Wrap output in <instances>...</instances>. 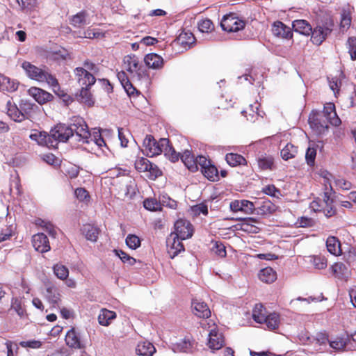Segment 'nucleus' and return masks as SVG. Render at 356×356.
I'll return each instance as SVG.
<instances>
[{"mask_svg": "<svg viewBox=\"0 0 356 356\" xmlns=\"http://www.w3.org/2000/svg\"><path fill=\"white\" fill-rule=\"evenodd\" d=\"M22 69L31 79L47 83L56 91L58 88V83L55 77L49 74L44 70L38 67L30 62L24 61L22 64Z\"/></svg>", "mask_w": 356, "mask_h": 356, "instance_id": "f257e3e1", "label": "nucleus"}, {"mask_svg": "<svg viewBox=\"0 0 356 356\" xmlns=\"http://www.w3.org/2000/svg\"><path fill=\"white\" fill-rule=\"evenodd\" d=\"M334 27L333 19L327 16L323 20L318 23L311 33V40L316 45H320L331 33Z\"/></svg>", "mask_w": 356, "mask_h": 356, "instance_id": "f03ea898", "label": "nucleus"}, {"mask_svg": "<svg viewBox=\"0 0 356 356\" xmlns=\"http://www.w3.org/2000/svg\"><path fill=\"white\" fill-rule=\"evenodd\" d=\"M167 145V138L156 140L151 135H147L143 140V151L147 156H154L163 152V147Z\"/></svg>", "mask_w": 356, "mask_h": 356, "instance_id": "7ed1b4c3", "label": "nucleus"}, {"mask_svg": "<svg viewBox=\"0 0 356 356\" xmlns=\"http://www.w3.org/2000/svg\"><path fill=\"white\" fill-rule=\"evenodd\" d=\"M220 26L227 32H237L244 29L245 22L234 14H229L223 17Z\"/></svg>", "mask_w": 356, "mask_h": 356, "instance_id": "20e7f679", "label": "nucleus"}, {"mask_svg": "<svg viewBox=\"0 0 356 356\" xmlns=\"http://www.w3.org/2000/svg\"><path fill=\"white\" fill-rule=\"evenodd\" d=\"M194 228L187 220L179 219L175 223V233L181 240L190 238L193 235Z\"/></svg>", "mask_w": 356, "mask_h": 356, "instance_id": "39448f33", "label": "nucleus"}, {"mask_svg": "<svg viewBox=\"0 0 356 356\" xmlns=\"http://www.w3.org/2000/svg\"><path fill=\"white\" fill-rule=\"evenodd\" d=\"M72 136V128H69L64 124H59L51 131V140L54 144L58 142H65Z\"/></svg>", "mask_w": 356, "mask_h": 356, "instance_id": "423d86ee", "label": "nucleus"}, {"mask_svg": "<svg viewBox=\"0 0 356 356\" xmlns=\"http://www.w3.org/2000/svg\"><path fill=\"white\" fill-rule=\"evenodd\" d=\"M225 345V339L218 329H212L209 334L207 346L212 351L220 350Z\"/></svg>", "mask_w": 356, "mask_h": 356, "instance_id": "0eeeda50", "label": "nucleus"}, {"mask_svg": "<svg viewBox=\"0 0 356 356\" xmlns=\"http://www.w3.org/2000/svg\"><path fill=\"white\" fill-rule=\"evenodd\" d=\"M322 116L330 124L337 127L341 123V121L336 112L335 105L332 102L325 104Z\"/></svg>", "mask_w": 356, "mask_h": 356, "instance_id": "6e6552de", "label": "nucleus"}, {"mask_svg": "<svg viewBox=\"0 0 356 356\" xmlns=\"http://www.w3.org/2000/svg\"><path fill=\"white\" fill-rule=\"evenodd\" d=\"M334 194V191H333L331 184H330V188H325V191L323 195V202L325 204L323 213L327 217L334 216L336 212L333 207L334 200L332 196Z\"/></svg>", "mask_w": 356, "mask_h": 356, "instance_id": "1a4fd4ad", "label": "nucleus"}, {"mask_svg": "<svg viewBox=\"0 0 356 356\" xmlns=\"http://www.w3.org/2000/svg\"><path fill=\"white\" fill-rule=\"evenodd\" d=\"M74 74L77 78L79 83L82 87H90L96 81L94 74L87 72L86 69H82L81 67L75 68Z\"/></svg>", "mask_w": 356, "mask_h": 356, "instance_id": "9d476101", "label": "nucleus"}, {"mask_svg": "<svg viewBox=\"0 0 356 356\" xmlns=\"http://www.w3.org/2000/svg\"><path fill=\"white\" fill-rule=\"evenodd\" d=\"M135 168L138 172H149L152 176L156 177L161 174L158 168L151 163L146 158L139 157L135 161Z\"/></svg>", "mask_w": 356, "mask_h": 356, "instance_id": "9b49d317", "label": "nucleus"}, {"mask_svg": "<svg viewBox=\"0 0 356 356\" xmlns=\"http://www.w3.org/2000/svg\"><path fill=\"white\" fill-rule=\"evenodd\" d=\"M319 115H312L309 118L310 127L317 134H322L327 131L328 122Z\"/></svg>", "mask_w": 356, "mask_h": 356, "instance_id": "f8f14e48", "label": "nucleus"}, {"mask_svg": "<svg viewBox=\"0 0 356 356\" xmlns=\"http://www.w3.org/2000/svg\"><path fill=\"white\" fill-rule=\"evenodd\" d=\"M175 234H171L167 240L168 252L171 258H174L179 252L184 250V245Z\"/></svg>", "mask_w": 356, "mask_h": 356, "instance_id": "ddd939ff", "label": "nucleus"}, {"mask_svg": "<svg viewBox=\"0 0 356 356\" xmlns=\"http://www.w3.org/2000/svg\"><path fill=\"white\" fill-rule=\"evenodd\" d=\"M32 244L35 250L41 253L50 250V245L47 236L43 233H38L32 237Z\"/></svg>", "mask_w": 356, "mask_h": 356, "instance_id": "4468645a", "label": "nucleus"}, {"mask_svg": "<svg viewBox=\"0 0 356 356\" xmlns=\"http://www.w3.org/2000/svg\"><path fill=\"white\" fill-rule=\"evenodd\" d=\"M231 210L234 212H244L247 214H251L254 211V205L253 202L246 200H234L229 204Z\"/></svg>", "mask_w": 356, "mask_h": 356, "instance_id": "2eb2a0df", "label": "nucleus"}, {"mask_svg": "<svg viewBox=\"0 0 356 356\" xmlns=\"http://www.w3.org/2000/svg\"><path fill=\"white\" fill-rule=\"evenodd\" d=\"M30 138L35 140L39 145L47 146L49 148H56V144L51 140V134L44 131H35L30 135Z\"/></svg>", "mask_w": 356, "mask_h": 356, "instance_id": "dca6fc26", "label": "nucleus"}, {"mask_svg": "<svg viewBox=\"0 0 356 356\" xmlns=\"http://www.w3.org/2000/svg\"><path fill=\"white\" fill-rule=\"evenodd\" d=\"M28 94L38 103L43 104L52 99L53 96L49 92L36 87H31L28 90Z\"/></svg>", "mask_w": 356, "mask_h": 356, "instance_id": "f3484780", "label": "nucleus"}, {"mask_svg": "<svg viewBox=\"0 0 356 356\" xmlns=\"http://www.w3.org/2000/svg\"><path fill=\"white\" fill-rule=\"evenodd\" d=\"M272 32L275 36L283 39H290L293 36L290 27L286 26L280 21L273 22Z\"/></svg>", "mask_w": 356, "mask_h": 356, "instance_id": "a211bd4d", "label": "nucleus"}, {"mask_svg": "<svg viewBox=\"0 0 356 356\" xmlns=\"http://www.w3.org/2000/svg\"><path fill=\"white\" fill-rule=\"evenodd\" d=\"M72 126V132L74 131L84 142L89 143L88 139L90 137V134L87 124L82 119H76Z\"/></svg>", "mask_w": 356, "mask_h": 356, "instance_id": "6ab92c4d", "label": "nucleus"}, {"mask_svg": "<svg viewBox=\"0 0 356 356\" xmlns=\"http://www.w3.org/2000/svg\"><path fill=\"white\" fill-rule=\"evenodd\" d=\"M193 314L202 318H207L211 316V311L207 305L202 301L195 300L192 302Z\"/></svg>", "mask_w": 356, "mask_h": 356, "instance_id": "aec40b11", "label": "nucleus"}, {"mask_svg": "<svg viewBox=\"0 0 356 356\" xmlns=\"http://www.w3.org/2000/svg\"><path fill=\"white\" fill-rule=\"evenodd\" d=\"M307 340L310 341L311 344L317 348V350L321 352L325 350L327 343L329 342L328 336L324 332H318L312 338L307 337Z\"/></svg>", "mask_w": 356, "mask_h": 356, "instance_id": "412c9836", "label": "nucleus"}, {"mask_svg": "<svg viewBox=\"0 0 356 356\" xmlns=\"http://www.w3.org/2000/svg\"><path fill=\"white\" fill-rule=\"evenodd\" d=\"M330 269L335 277L347 280L350 275V271L342 262H336L330 266Z\"/></svg>", "mask_w": 356, "mask_h": 356, "instance_id": "4be33fe9", "label": "nucleus"}, {"mask_svg": "<svg viewBox=\"0 0 356 356\" xmlns=\"http://www.w3.org/2000/svg\"><path fill=\"white\" fill-rule=\"evenodd\" d=\"M65 343L71 348L81 349L83 348L80 337L74 327L67 332Z\"/></svg>", "mask_w": 356, "mask_h": 356, "instance_id": "5701e85b", "label": "nucleus"}, {"mask_svg": "<svg viewBox=\"0 0 356 356\" xmlns=\"http://www.w3.org/2000/svg\"><path fill=\"white\" fill-rule=\"evenodd\" d=\"M118 78L123 86L124 90L129 97H135L139 95V92L134 87L129 81L124 71L118 73Z\"/></svg>", "mask_w": 356, "mask_h": 356, "instance_id": "b1692460", "label": "nucleus"}, {"mask_svg": "<svg viewBox=\"0 0 356 356\" xmlns=\"http://www.w3.org/2000/svg\"><path fill=\"white\" fill-rule=\"evenodd\" d=\"M6 108L8 115L14 121L20 122L25 119V114L21 111V108H18L17 106L10 101H8Z\"/></svg>", "mask_w": 356, "mask_h": 356, "instance_id": "393cba45", "label": "nucleus"}, {"mask_svg": "<svg viewBox=\"0 0 356 356\" xmlns=\"http://www.w3.org/2000/svg\"><path fill=\"white\" fill-rule=\"evenodd\" d=\"M326 247L327 251L334 256H340L342 254L341 242L335 236H330L327 238Z\"/></svg>", "mask_w": 356, "mask_h": 356, "instance_id": "a878e982", "label": "nucleus"}, {"mask_svg": "<svg viewBox=\"0 0 356 356\" xmlns=\"http://www.w3.org/2000/svg\"><path fill=\"white\" fill-rule=\"evenodd\" d=\"M144 61L145 65L149 68L160 69L163 65V58L156 54H148L145 56Z\"/></svg>", "mask_w": 356, "mask_h": 356, "instance_id": "bb28decb", "label": "nucleus"}, {"mask_svg": "<svg viewBox=\"0 0 356 356\" xmlns=\"http://www.w3.org/2000/svg\"><path fill=\"white\" fill-rule=\"evenodd\" d=\"M138 58L135 55H127L123 59V67L131 74L136 73L138 70Z\"/></svg>", "mask_w": 356, "mask_h": 356, "instance_id": "cd10ccee", "label": "nucleus"}, {"mask_svg": "<svg viewBox=\"0 0 356 356\" xmlns=\"http://www.w3.org/2000/svg\"><path fill=\"white\" fill-rule=\"evenodd\" d=\"M18 82L3 74H0V90L12 92L17 90Z\"/></svg>", "mask_w": 356, "mask_h": 356, "instance_id": "c85d7f7f", "label": "nucleus"}, {"mask_svg": "<svg viewBox=\"0 0 356 356\" xmlns=\"http://www.w3.org/2000/svg\"><path fill=\"white\" fill-rule=\"evenodd\" d=\"M292 26L294 31L304 35H310L312 33L311 25L304 19H297L293 21Z\"/></svg>", "mask_w": 356, "mask_h": 356, "instance_id": "c756f323", "label": "nucleus"}, {"mask_svg": "<svg viewBox=\"0 0 356 356\" xmlns=\"http://www.w3.org/2000/svg\"><path fill=\"white\" fill-rule=\"evenodd\" d=\"M136 352L140 356H152L156 352V348L150 342L143 341L138 344Z\"/></svg>", "mask_w": 356, "mask_h": 356, "instance_id": "7c9ffc66", "label": "nucleus"}, {"mask_svg": "<svg viewBox=\"0 0 356 356\" xmlns=\"http://www.w3.org/2000/svg\"><path fill=\"white\" fill-rule=\"evenodd\" d=\"M181 159L185 166L191 171L195 172L198 170L196 159L191 151L185 150L181 156Z\"/></svg>", "mask_w": 356, "mask_h": 356, "instance_id": "2f4dec72", "label": "nucleus"}, {"mask_svg": "<svg viewBox=\"0 0 356 356\" xmlns=\"http://www.w3.org/2000/svg\"><path fill=\"white\" fill-rule=\"evenodd\" d=\"M259 279L264 283H272L277 279L276 272L270 267H266L259 270Z\"/></svg>", "mask_w": 356, "mask_h": 356, "instance_id": "473e14b6", "label": "nucleus"}, {"mask_svg": "<svg viewBox=\"0 0 356 356\" xmlns=\"http://www.w3.org/2000/svg\"><path fill=\"white\" fill-rule=\"evenodd\" d=\"M19 106L21 111L25 114V118H33L34 114L39 110L38 106L27 100H22Z\"/></svg>", "mask_w": 356, "mask_h": 356, "instance_id": "72a5a7b5", "label": "nucleus"}, {"mask_svg": "<svg viewBox=\"0 0 356 356\" xmlns=\"http://www.w3.org/2000/svg\"><path fill=\"white\" fill-rule=\"evenodd\" d=\"M116 318V313L106 309H102L98 316V321L101 325L108 326L112 320Z\"/></svg>", "mask_w": 356, "mask_h": 356, "instance_id": "f704fd0d", "label": "nucleus"}, {"mask_svg": "<svg viewBox=\"0 0 356 356\" xmlns=\"http://www.w3.org/2000/svg\"><path fill=\"white\" fill-rule=\"evenodd\" d=\"M268 314H266V311L265 307L261 304L255 305L254 307L252 309V318L253 320L258 323H264L266 317Z\"/></svg>", "mask_w": 356, "mask_h": 356, "instance_id": "c9c22d12", "label": "nucleus"}, {"mask_svg": "<svg viewBox=\"0 0 356 356\" xmlns=\"http://www.w3.org/2000/svg\"><path fill=\"white\" fill-rule=\"evenodd\" d=\"M264 323L266 324L268 330H276L280 324V316L275 312L270 313L266 316Z\"/></svg>", "mask_w": 356, "mask_h": 356, "instance_id": "e433bc0d", "label": "nucleus"}, {"mask_svg": "<svg viewBox=\"0 0 356 356\" xmlns=\"http://www.w3.org/2000/svg\"><path fill=\"white\" fill-rule=\"evenodd\" d=\"M297 154L298 147L291 143H287L280 152L281 157L285 161L295 158Z\"/></svg>", "mask_w": 356, "mask_h": 356, "instance_id": "4c0bfd02", "label": "nucleus"}, {"mask_svg": "<svg viewBox=\"0 0 356 356\" xmlns=\"http://www.w3.org/2000/svg\"><path fill=\"white\" fill-rule=\"evenodd\" d=\"M82 232L87 240L92 242H95L97 241L99 230L96 227L90 224L85 225L83 227Z\"/></svg>", "mask_w": 356, "mask_h": 356, "instance_id": "58836bf2", "label": "nucleus"}, {"mask_svg": "<svg viewBox=\"0 0 356 356\" xmlns=\"http://www.w3.org/2000/svg\"><path fill=\"white\" fill-rule=\"evenodd\" d=\"M225 160L227 163L232 167L237 166L238 165H246L247 162L245 159L240 154L229 153L225 156Z\"/></svg>", "mask_w": 356, "mask_h": 356, "instance_id": "ea45409f", "label": "nucleus"}, {"mask_svg": "<svg viewBox=\"0 0 356 356\" xmlns=\"http://www.w3.org/2000/svg\"><path fill=\"white\" fill-rule=\"evenodd\" d=\"M192 343L189 339L184 338L179 339L178 341L172 343V350L174 352L186 353L191 350Z\"/></svg>", "mask_w": 356, "mask_h": 356, "instance_id": "a19ab883", "label": "nucleus"}, {"mask_svg": "<svg viewBox=\"0 0 356 356\" xmlns=\"http://www.w3.org/2000/svg\"><path fill=\"white\" fill-rule=\"evenodd\" d=\"M202 174L205 177L211 181L218 180V171L217 168L211 163L202 170Z\"/></svg>", "mask_w": 356, "mask_h": 356, "instance_id": "79ce46f5", "label": "nucleus"}, {"mask_svg": "<svg viewBox=\"0 0 356 356\" xmlns=\"http://www.w3.org/2000/svg\"><path fill=\"white\" fill-rule=\"evenodd\" d=\"M53 271L56 277L60 280H66L69 276V269L61 264H56L53 266Z\"/></svg>", "mask_w": 356, "mask_h": 356, "instance_id": "37998d69", "label": "nucleus"}, {"mask_svg": "<svg viewBox=\"0 0 356 356\" xmlns=\"http://www.w3.org/2000/svg\"><path fill=\"white\" fill-rule=\"evenodd\" d=\"M276 206L270 201H264L262 204L258 208L257 213L262 216L270 215L276 211Z\"/></svg>", "mask_w": 356, "mask_h": 356, "instance_id": "c03bdc74", "label": "nucleus"}, {"mask_svg": "<svg viewBox=\"0 0 356 356\" xmlns=\"http://www.w3.org/2000/svg\"><path fill=\"white\" fill-rule=\"evenodd\" d=\"M90 87H82L79 94L80 100L88 106H92L94 100L90 91Z\"/></svg>", "mask_w": 356, "mask_h": 356, "instance_id": "a18cd8bd", "label": "nucleus"}, {"mask_svg": "<svg viewBox=\"0 0 356 356\" xmlns=\"http://www.w3.org/2000/svg\"><path fill=\"white\" fill-rule=\"evenodd\" d=\"M87 13L81 11L74 15L70 19V24L75 27H80L86 24Z\"/></svg>", "mask_w": 356, "mask_h": 356, "instance_id": "49530a36", "label": "nucleus"}, {"mask_svg": "<svg viewBox=\"0 0 356 356\" xmlns=\"http://www.w3.org/2000/svg\"><path fill=\"white\" fill-rule=\"evenodd\" d=\"M258 166L261 170H270L273 165V158L272 156L262 155L257 159Z\"/></svg>", "mask_w": 356, "mask_h": 356, "instance_id": "de8ad7c7", "label": "nucleus"}, {"mask_svg": "<svg viewBox=\"0 0 356 356\" xmlns=\"http://www.w3.org/2000/svg\"><path fill=\"white\" fill-rule=\"evenodd\" d=\"M163 152L164 155L171 161L175 162L179 160V154L170 145L169 140L167 139V145L163 147Z\"/></svg>", "mask_w": 356, "mask_h": 356, "instance_id": "09e8293b", "label": "nucleus"}, {"mask_svg": "<svg viewBox=\"0 0 356 356\" xmlns=\"http://www.w3.org/2000/svg\"><path fill=\"white\" fill-rule=\"evenodd\" d=\"M189 211L193 216H199L201 214L207 216L208 214V207L204 203L197 204L191 207Z\"/></svg>", "mask_w": 356, "mask_h": 356, "instance_id": "8fccbe9b", "label": "nucleus"}, {"mask_svg": "<svg viewBox=\"0 0 356 356\" xmlns=\"http://www.w3.org/2000/svg\"><path fill=\"white\" fill-rule=\"evenodd\" d=\"M257 220L254 218H249L241 224V229L249 233H257L259 228L255 225Z\"/></svg>", "mask_w": 356, "mask_h": 356, "instance_id": "3c124183", "label": "nucleus"}, {"mask_svg": "<svg viewBox=\"0 0 356 356\" xmlns=\"http://www.w3.org/2000/svg\"><path fill=\"white\" fill-rule=\"evenodd\" d=\"M195 38L191 32H182L178 37V41L184 46L191 47L195 42Z\"/></svg>", "mask_w": 356, "mask_h": 356, "instance_id": "603ef678", "label": "nucleus"}, {"mask_svg": "<svg viewBox=\"0 0 356 356\" xmlns=\"http://www.w3.org/2000/svg\"><path fill=\"white\" fill-rule=\"evenodd\" d=\"M310 262L316 269H325L327 266V259L323 256H312L310 257Z\"/></svg>", "mask_w": 356, "mask_h": 356, "instance_id": "864d4df0", "label": "nucleus"}, {"mask_svg": "<svg viewBox=\"0 0 356 356\" xmlns=\"http://www.w3.org/2000/svg\"><path fill=\"white\" fill-rule=\"evenodd\" d=\"M347 343V339L344 337H336L329 341L330 346L336 350H342L345 348Z\"/></svg>", "mask_w": 356, "mask_h": 356, "instance_id": "5fc2aeb1", "label": "nucleus"}, {"mask_svg": "<svg viewBox=\"0 0 356 356\" xmlns=\"http://www.w3.org/2000/svg\"><path fill=\"white\" fill-rule=\"evenodd\" d=\"M144 207L151 211H156L161 210V204L156 200L153 198H148L143 202Z\"/></svg>", "mask_w": 356, "mask_h": 356, "instance_id": "6e6d98bb", "label": "nucleus"}, {"mask_svg": "<svg viewBox=\"0 0 356 356\" xmlns=\"http://www.w3.org/2000/svg\"><path fill=\"white\" fill-rule=\"evenodd\" d=\"M346 48L352 60H356V38L350 37L346 42Z\"/></svg>", "mask_w": 356, "mask_h": 356, "instance_id": "4d7b16f0", "label": "nucleus"}, {"mask_svg": "<svg viewBox=\"0 0 356 356\" xmlns=\"http://www.w3.org/2000/svg\"><path fill=\"white\" fill-rule=\"evenodd\" d=\"M113 252H114L116 256H118L121 259V261L124 264H127L130 266H133L136 262V259L130 257L129 254H127L126 252H124L122 250H114Z\"/></svg>", "mask_w": 356, "mask_h": 356, "instance_id": "13d9d810", "label": "nucleus"}, {"mask_svg": "<svg viewBox=\"0 0 356 356\" xmlns=\"http://www.w3.org/2000/svg\"><path fill=\"white\" fill-rule=\"evenodd\" d=\"M74 195L79 202H82L86 204H88L90 202V195L83 188H77L74 191Z\"/></svg>", "mask_w": 356, "mask_h": 356, "instance_id": "bf43d9fd", "label": "nucleus"}, {"mask_svg": "<svg viewBox=\"0 0 356 356\" xmlns=\"http://www.w3.org/2000/svg\"><path fill=\"white\" fill-rule=\"evenodd\" d=\"M211 250L214 254H216L221 258L226 257L227 253H226L225 246L222 243H220L219 241H214L213 243V246L211 248Z\"/></svg>", "mask_w": 356, "mask_h": 356, "instance_id": "052dcab7", "label": "nucleus"}, {"mask_svg": "<svg viewBox=\"0 0 356 356\" xmlns=\"http://www.w3.org/2000/svg\"><path fill=\"white\" fill-rule=\"evenodd\" d=\"M352 17L349 10H343L341 14L340 26L342 29H348L351 25Z\"/></svg>", "mask_w": 356, "mask_h": 356, "instance_id": "680f3d73", "label": "nucleus"}, {"mask_svg": "<svg viewBox=\"0 0 356 356\" xmlns=\"http://www.w3.org/2000/svg\"><path fill=\"white\" fill-rule=\"evenodd\" d=\"M127 245L131 250H136L140 246V240L135 234H129L125 240Z\"/></svg>", "mask_w": 356, "mask_h": 356, "instance_id": "e2e57ef3", "label": "nucleus"}, {"mask_svg": "<svg viewBox=\"0 0 356 356\" xmlns=\"http://www.w3.org/2000/svg\"><path fill=\"white\" fill-rule=\"evenodd\" d=\"M213 24L209 19H202L198 22V29L202 33H209L213 30Z\"/></svg>", "mask_w": 356, "mask_h": 356, "instance_id": "0e129e2a", "label": "nucleus"}, {"mask_svg": "<svg viewBox=\"0 0 356 356\" xmlns=\"http://www.w3.org/2000/svg\"><path fill=\"white\" fill-rule=\"evenodd\" d=\"M104 34L96 31L95 29H88L86 31H83L81 35H80V38H89V39H94V38H99L104 37Z\"/></svg>", "mask_w": 356, "mask_h": 356, "instance_id": "69168bd1", "label": "nucleus"}, {"mask_svg": "<svg viewBox=\"0 0 356 356\" xmlns=\"http://www.w3.org/2000/svg\"><path fill=\"white\" fill-rule=\"evenodd\" d=\"M19 345L23 348L38 349L42 346V342L39 340L33 339V340L21 341V342H19Z\"/></svg>", "mask_w": 356, "mask_h": 356, "instance_id": "338daca9", "label": "nucleus"}, {"mask_svg": "<svg viewBox=\"0 0 356 356\" xmlns=\"http://www.w3.org/2000/svg\"><path fill=\"white\" fill-rule=\"evenodd\" d=\"M47 298L53 303H58L60 300V294L54 287H49L47 289Z\"/></svg>", "mask_w": 356, "mask_h": 356, "instance_id": "774afa93", "label": "nucleus"}]
</instances>
